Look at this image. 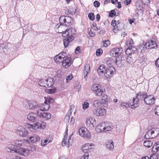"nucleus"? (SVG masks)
Returning a JSON list of instances; mask_svg holds the SVG:
<instances>
[{
    "label": "nucleus",
    "instance_id": "obj_1",
    "mask_svg": "<svg viewBox=\"0 0 159 159\" xmlns=\"http://www.w3.org/2000/svg\"><path fill=\"white\" fill-rule=\"evenodd\" d=\"M75 28L72 27L68 29L67 31H66L62 34L63 37L66 38L63 39V41L65 48L67 47L69 43L74 40V38L72 35L75 34Z\"/></svg>",
    "mask_w": 159,
    "mask_h": 159
},
{
    "label": "nucleus",
    "instance_id": "obj_2",
    "mask_svg": "<svg viewBox=\"0 0 159 159\" xmlns=\"http://www.w3.org/2000/svg\"><path fill=\"white\" fill-rule=\"evenodd\" d=\"M60 24H64L66 26H69L71 25L73 22V19L68 16H61L59 19Z\"/></svg>",
    "mask_w": 159,
    "mask_h": 159
},
{
    "label": "nucleus",
    "instance_id": "obj_3",
    "mask_svg": "<svg viewBox=\"0 0 159 159\" xmlns=\"http://www.w3.org/2000/svg\"><path fill=\"white\" fill-rule=\"evenodd\" d=\"M24 105L26 108L32 110L38 109V110L40 107L37 103L34 100L25 101L24 102Z\"/></svg>",
    "mask_w": 159,
    "mask_h": 159
},
{
    "label": "nucleus",
    "instance_id": "obj_4",
    "mask_svg": "<svg viewBox=\"0 0 159 159\" xmlns=\"http://www.w3.org/2000/svg\"><path fill=\"white\" fill-rule=\"evenodd\" d=\"M39 84L41 86L51 87L54 84V82L52 78H49L44 80H41L39 82Z\"/></svg>",
    "mask_w": 159,
    "mask_h": 159
},
{
    "label": "nucleus",
    "instance_id": "obj_5",
    "mask_svg": "<svg viewBox=\"0 0 159 159\" xmlns=\"http://www.w3.org/2000/svg\"><path fill=\"white\" fill-rule=\"evenodd\" d=\"M104 76L107 78H110L112 77L116 72V70L114 67L112 66H108L105 70Z\"/></svg>",
    "mask_w": 159,
    "mask_h": 159
},
{
    "label": "nucleus",
    "instance_id": "obj_6",
    "mask_svg": "<svg viewBox=\"0 0 159 159\" xmlns=\"http://www.w3.org/2000/svg\"><path fill=\"white\" fill-rule=\"evenodd\" d=\"M46 125V124L45 122L41 121H39L38 122L35 123L34 126L30 125V127H29V128L31 129H30L31 131H32L31 130V129H43L45 127Z\"/></svg>",
    "mask_w": 159,
    "mask_h": 159
},
{
    "label": "nucleus",
    "instance_id": "obj_7",
    "mask_svg": "<svg viewBox=\"0 0 159 159\" xmlns=\"http://www.w3.org/2000/svg\"><path fill=\"white\" fill-rule=\"evenodd\" d=\"M145 46L147 49H151L157 48L158 45L156 42L152 40H149L148 42L145 44Z\"/></svg>",
    "mask_w": 159,
    "mask_h": 159
},
{
    "label": "nucleus",
    "instance_id": "obj_8",
    "mask_svg": "<svg viewBox=\"0 0 159 159\" xmlns=\"http://www.w3.org/2000/svg\"><path fill=\"white\" fill-rule=\"evenodd\" d=\"M106 112V110L104 108H98L96 110L93 111L94 115L97 116H102L105 115Z\"/></svg>",
    "mask_w": 159,
    "mask_h": 159
},
{
    "label": "nucleus",
    "instance_id": "obj_9",
    "mask_svg": "<svg viewBox=\"0 0 159 159\" xmlns=\"http://www.w3.org/2000/svg\"><path fill=\"white\" fill-rule=\"evenodd\" d=\"M17 133L20 136L24 137L28 134V132L22 126H19L17 128Z\"/></svg>",
    "mask_w": 159,
    "mask_h": 159
},
{
    "label": "nucleus",
    "instance_id": "obj_10",
    "mask_svg": "<svg viewBox=\"0 0 159 159\" xmlns=\"http://www.w3.org/2000/svg\"><path fill=\"white\" fill-rule=\"evenodd\" d=\"M42 111L38 110L37 115L45 120L50 119L51 117V114L48 112H42Z\"/></svg>",
    "mask_w": 159,
    "mask_h": 159
},
{
    "label": "nucleus",
    "instance_id": "obj_11",
    "mask_svg": "<svg viewBox=\"0 0 159 159\" xmlns=\"http://www.w3.org/2000/svg\"><path fill=\"white\" fill-rule=\"evenodd\" d=\"M110 54L111 56L115 57L120 56L121 52L119 48H115L111 49L110 51Z\"/></svg>",
    "mask_w": 159,
    "mask_h": 159
},
{
    "label": "nucleus",
    "instance_id": "obj_12",
    "mask_svg": "<svg viewBox=\"0 0 159 159\" xmlns=\"http://www.w3.org/2000/svg\"><path fill=\"white\" fill-rule=\"evenodd\" d=\"M96 120L93 117H88L86 120V125L89 127L92 128L94 127V124H95Z\"/></svg>",
    "mask_w": 159,
    "mask_h": 159
},
{
    "label": "nucleus",
    "instance_id": "obj_13",
    "mask_svg": "<svg viewBox=\"0 0 159 159\" xmlns=\"http://www.w3.org/2000/svg\"><path fill=\"white\" fill-rule=\"evenodd\" d=\"M29 152L30 150L27 148L19 147L18 149H17V153L20 155L27 156L29 155Z\"/></svg>",
    "mask_w": 159,
    "mask_h": 159
},
{
    "label": "nucleus",
    "instance_id": "obj_14",
    "mask_svg": "<svg viewBox=\"0 0 159 159\" xmlns=\"http://www.w3.org/2000/svg\"><path fill=\"white\" fill-rule=\"evenodd\" d=\"M155 98L152 95L146 96L144 98V101L146 104L151 105L154 103Z\"/></svg>",
    "mask_w": 159,
    "mask_h": 159
},
{
    "label": "nucleus",
    "instance_id": "obj_15",
    "mask_svg": "<svg viewBox=\"0 0 159 159\" xmlns=\"http://www.w3.org/2000/svg\"><path fill=\"white\" fill-rule=\"evenodd\" d=\"M65 27V26L63 24H61L59 26H58V24L56 25L55 27V30L56 32L59 33H65L66 31H67L68 30L67 29L65 31H64L65 29H63Z\"/></svg>",
    "mask_w": 159,
    "mask_h": 159
},
{
    "label": "nucleus",
    "instance_id": "obj_16",
    "mask_svg": "<svg viewBox=\"0 0 159 159\" xmlns=\"http://www.w3.org/2000/svg\"><path fill=\"white\" fill-rule=\"evenodd\" d=\"M137 48L134 47L130 46L125 51L127 55H132L137 52Z\"/></svg>",
    "mask_w": 159,
    "mask_h": 159
},
{
    "label": "nucleus",
    "instance_id": "obj_17",
    "mask_svg": "<svg viewBox=\"0 0 159 159\" xmlns=\"http://www.w3.org/2000/svg\"><path fill=\"white\" fill-rule=\"evenodd\" d=\"M40 138L39 136L34 134H33L30 136H29L27 140L31 143H34L36 142L39 141Z\"/></svg>",
    "mask_w": 159,
    "mask_h": 159
},
{
    "label": "nucleus",
    "instance_id": "obj_18",
    "mask_svg": "<svg viewBox=\"0 0 159 159\" xmlns=\"http://www.w3.org/2000/svg\"><path fill=\"white\" fill-rule=\"evenodd\" d=\"M61 61L62 66L65 68H67L71 65V59L70 57L66 58Z\"/></svg>",
    "mask_w": 159,
    "mask_h": 159
},
{
    "label": "nucleus",
    "instance_id": "obj_19",
    "mask_svg": "<svg viewBox=\"0 0 159 159\" xmlns=\"http://www.w3.org/2000/svg\"><path fill=\"white\" fill-rule=\"evenodd\" d=\"M27 119L31 122H35L37 120V115L33 113H30L27 116Z\"/></svg>",
    "mask_w": 159,
    "mask_h": 159
},
{
    "label": "nucleus",
    "instance_id": "obj_20",
    "mask_svg": "<svg viewBox=\"0 0 159 159\" xmlns=\"http://www.w3.org/2000/svg\"><path fill=\"white\" fill-rule=\"evenodd\" d=\"M6 150L8 152H14L17 153V149L16 147L12 144L8 145L5 148Z\"/></svg>",
    "mask_w": 159,
    "mask_h": 159
},
{
    "label": "nucleus",
    "instance_id": "obj_21",
    "mask_svg": "<svg viewBox=\"0 0 159 159\" xmlns=\"http://www.w3.org/2000/svg\"><path fill=\"white\" fill-rule=\"evenodd\" d=\"M147 93L144 92L138 93L136 96V98L139 100H144V98L147 96Z\"/></svg>",
    "mask_w": 159,
    "mask_h": 159
},
{
    "label": "nucleus",
    "instance_id": "obj_22",
    "mask_svg": "<svg viewBox=\"0 0 159 159\" xmlns=\"http://www.w3.org/2000/svg\"><path fill=\"white\" fill-rule=\"evenodd\" d=\"M92 146V144L87 143L82 147V150L84 152H89L91 150H92L93 148L91 147Z\"/></svg>",
    "mask_w": 159,
    "mask_h": 159
},
{
    "label": "nucleus",
    "instance_id": "obj_23",
    "mask_svg": "<svg viewBox=\"0 0 159 159\" xmlns=\"http://www.w3.org/2000/svg\"><path fill=\"white\" fill-rule=\"evenodd\" d=\"M90 68V65L89 64H87L84 66V75L85 80H87V76L89 71Z\"/></svg>",
    "mask_w": 159,
    "mask_h": 159
},
{
    "label": "nucleus",
    "instance_id": "obj_24",
    "mask_svg": "<svg viewBox=\"0 0 159 159\" xmlns=\"http://www.w3.org/2000/svg\"><path fill=\"white\" fill-rule=\"evenodd\" d=\"M114 143L112 140H108L106 142V144L107 149L110 150H113L114 148Z\"/></svg>",
    "mask_w": 159,
    "mask_h": 159
},
{
    "label": "nucleus",
    "instance_id": "obj_25",
    "mask_svg": "<svg viewBox=\"0 0 159 159\" xmlns=\"http://www.w3.org/2000/svg\"><path fill=\"white\" fill-rule=\"evenodd\" d=\"M151 133L152 134L154 138L157 136L159 134V128H153L150 129Z\"/></svg>",
    "mask_w": 159,
    "mask_h": 159
},
{
    "label": "nucleus",
    "instance_id": "obj_26",
    "mask_svg": "<svg viewBox=\"0 0 159 159\" xmlns=\"http://www.w3.org/2000/svg\"><path fill=\"white\" fill-rule=\"evenodd\" d=\"M105 126V123H102L99 124L96 128V131L98 133L104 132V127Z\"/></svg>",
    "mask_w": 159,
    "mask_h": 159
},
{
    "label": "nucleus",
    "instance_id": "obj_27",
    "mask_svg": "<svg viewBox=\"0 0 159 159\" xmlns=\"http://www.w3.org/2000/svg\"><path fill=\"white\" fill-rule=\"evenodd\" d=\"M146 49L147 48L145 46V44H141L137 48V51L138 54H141L142 53L144 52Z\"/></svg>",
    "mask_w": 159,
    "mask_h": 159
},
{
    "label": "nucleus",
    "instance_id": "obj_28",
    "mask_svg": "<svg viewBox=\"0 0 159 159\" xmlns=\"http://www.w3.org/2000/svg\"><path fill=\"white\" fill-rule=\"evenodd\" d=\"M50 107L48 103H45L44 102V103L41 104V108H39V111H46L49 109Z\"/></svg>",
    "mask_w": 159,
    "mask_h": 159
},
{
    "label": "nucleus",
    "instance_id": "obj_29",
    "mask_svg": "<svg viewBox=\"0 0 159 159\" xmlns=\"http://www.w3.org/2000/svg\"><path fill=\"white\" fill-rule=\"evenodd\" d=\"M124 24L123 23L120 22L118 23L115 29H113V31L115 33L117 32L118 30H120L122 29L124 27Z\"/></svg>",
    "mask_w": 159,
    "mask_h": 159
},
{
    "label": "nucleus",
    "instance_id": "obj_30",
    "mask_svg": "<svg viewBox=\"0 0 159 159\" xmlns=\"http://www.w3.org/2000/svg\"><path fill=\"white\" fill-rule=\"evenodd\" d=\"M115 64V60L112 57L109 58L106 62V64L108 66H113Z\"/></svg>",
    "mask_w": 159,
    "mask_h": 159
},
{
    "label": "nucleus",
    "instance_id": "obj_31",
    "mask_svg": "<svg viewBox=\"0 0 159 159\" xmlns=\"http://www.w3.org/2000/svg\"><path fill=\"white\" fill-rule=\"evenodd\" d=\"M105 70V66L102 65L99 66L98 69L97 71L99 75H101L104 73Z\"/></svg>",
    "mask_w": 159,
    "mask_h": 159
},
{
    "label": "nucleus",
    "instance_id": "obj_32",
    "mask_svg": "<svg viewBox=\"0 0 159 159\" xmlns=\"http://www.w3.org/2000/svg\"><path fill=\"white\" fill-rule=\"evenodd\" d=\"M112 125L111 123H105V126L104 127V132H106L111 130L112 129Z\"/></svg>",
    "mask_w": 159,
    "mask_h": 159
},
{
    "label": "nucleus",
    "instance_id": "obj_33",
    "mask_svg": "<svg viewBox=\"0 0 159 159\" xmlns=\"http://www.w3.org/2000/svg\"><path fill=\"white\" fill-rule=\"evenodd\" d=\"M102 88L101 86L99 84H95L93 85L92 87L91 88L92 90L95 93L97 92V91Z\"/></svg>",
    "mask_w": 159,
    "mask_h": 159
},
{
    "label": "nucleus",
    "instance_id": "obj_34",
    "mask_svg": "<svg viewBox=\"0 0 159 159\" xmlns=\"http://www.w3.org/2000/svg\"><path fill=\"white\" fill-rule=\"evenodd\" d=\"M14 143L16 145L15 146L17 149H18L20 146H23L24 144L23 141L21 140H16L14 142Z\"/></svg>",
    "mask_w": 159,
    "mask_h": 159
},
{
    "label": "nucleus",
    "instance_id": "obj_35",
    "mask_svg": "<svg viewBox=\"0 0 159 159\" xmlns=\"http://www.w3.org/2000/svg\"><path fill=\"white\" fill-rule=\"evenodd\" d=\"M93 105L96 107L99 106H106L105 105H104L102 103V102L100 100H96L94 101Z\"/></svg>",
    "mask_w": 159,
    "mask_h": 159
},
{
    "label": "nucleus",
    "instance_id": "obj_36",
    "mask_svg": "<svg viewBox=\"0 0 159 159\" xmlns=\"http://www.w3.org/2000/svg\"><path fill=\"white\" fill-rule=\"evenodd\" d=\"M105 89L102 87L100 89L97 91V92L95 93V94L98 96H102L104 93Z\"/></svg>",
    "mask_w": 159,
    "mask_h": 159
},
{
    "label": "nucleus",
    "instance_id": "obj_37",
    "mask_svg": "<svg viewBox=\"0 0 159 159\" xmlns=\"http://www.w3.org/2000/svg\"><path fill=\"white\" fill-rule=\"evenodd\" d=\"M151 131L148 129L144 136V138L146 139H149L154 138L153 137L152 134L151 133Z\"/></svg>",
    "mask_w": 159,
    "mask_h": 159
},
{
    "label": "nucleus",
    "instance_id": "obj_38",
    "mask_svg": "<svg viewBox=\"0 0 159 159\" xmlns=\"http://www.w3.org/2000/svg\"><path fill=\"white\" fill-rule=\"evenodd\" d=\"M153 142L149 140H145L143 142L144 145L148 148H150Z\"/></svg>",
    "mask_w": 159,
    "mask_h": 159
},
{
    "label": "nucleus",
    "instance_id": "obj_39",
    "mask_svg": "<svg viewBox=\"0 0 159 159\" xmlns=\"http://www.w3.org/2000/svg\"><path fill=\"white\" fill-rule=\"evenodd\" d=\"M107 100L108 99L107 95L104 94L102 98V103L104 105H105L106 106L107 105Z\"/></svg>",
    "mask_w": 159,
    "mask_h": 159
},
{
    "label": "nucleus",
    "instance_id": "obj_40",
    "mask_svg": "<svg viewBox=\"0 0 159 159\" xmlns=\"http://www.w3.org/2000/svg\"><path fill=\"white\" fill-rule=\"evenodd\" d=\"M74 106L73 105H71L70 106V110H69L67 112V114H66L65 119H66L67 120H69L70 119V115L71 114V110L72 109V108H74Z\"/></svg>",
    "mask_w": 159,
    "mask_h": 159
},
{
    "label": "nucleus",
    "instance_id": "obj_41",
    "mask_svg": "<svg viewBox=\"0 0 159 159\" xmlns=\"http://www.w3.org/2000/svg\"><path fill=\"white\" fill-rule=\"evenodd\" d=\"M62 59V57L59 54L54 57L55 61L58 63H60L61 62V61H63Z\"/></svg>",
    "mask_w": 159,
    "mask_h": 159
},
{
    "label": "nucleus",
    "instance_id": "obj_42",
    "mask_svg": "<svg viewBox=\"0 0 159 159\" xmlns=\"http://www.w3.org/2000/svg\"><path fill=\"white\" fill-rule=\"evenodd\" d=\"M86 131L85 130V129L84 127L81 128L79 130V134L81 136H82L83 137H86L83 134Z\"/></svg>",
    "mask_w": 159,
    "mask_h": 159
},
{
    "label": "nucleus",
    "instance_id": "obj_43",
    "mask_svg": "<svg viewBox=\"0 0 159 159\" xmlns=\"http://www.w3.org/2000/svg\"><path fill=\"white\" fill-rule=\"evenodd\" d=\"M158 156L156 153H153L150 156V159H158Z\"/></svg>",
    "mask_w": 159,
    "mask_h": 159
},
{
    "label": "nucleus",
    "instance_id": "obj_44",
    "mask_svg": "<svg viewBox=\"0 0 159 159\" xmlns=\"http://www.w3.org/2000/svg\"><path fill=\"white\" fill-rule=\"evenodd\" d=\"M88 17L89 19L91 20H93L95 19V16L93 13H90L89 14Z\"/></svg>",
    "mask_w": 159,
    "mask_h": 159
},
{
    "label": "nucleus",
    "instance_id": "obj_45",
    "mask_svg": "<svg viewBox=\"0 0 159 159\" xmlns=\"http://www.w3.org/2000/svg\"><path fill=\"white\" fill-rule=\"evenodd\" d=\"M110 44V42L109 40H106L103 42V46L105 47H107Z\"/></svg>",
    "mask_w": 159,
    "mask_h": 159
},
{
    "label": "nucleus",
    "instance_id": "obj_46",
    "mask_svg": "<svg viewBox=\"0 0 159 159\" xmlns=\"http://www.w3.org/2000/svg\"><path fill=\"white\" fill-rule=\"evenodd\" d=\"M53 101L54 100L53 99L49 98L46 99L45 102V103H48L49 104H51L53 103Z\"/></svg>",
    "mask_w": 159,
    "mask_h": 159
},
{
    "label": "nucleus",
    "instance_id": "obj_47",
    "mask_svg": "<svg viewBox=\"0 0 159 159\" xmlns=\"http://www.w3.org/2000/svg\"><path fill=\"white\" fill-rule=\"evenodd\" d=\"M82 106L83 109L85 110L89 107V103L86 102H84V103L82 104Z\"/></svg>",
    "mask_w": 159,
    "mask_h": 159
},
{
    "label": "nucleus",
    "instance_id": "obj_48",
    "mask_svg": "<svg viewBox=\"0 0 159 159\" xmlns=\"http://www.w3.org/2000/svg\"><path fill=\"white\" fill-rule=\"evenodd\" d=\"M133 102H134V107H137L139 103V100L136 98H133Z\"/></svg>",
    "mask_w": 159,
    "mask_h": 159
},
{
    "label": "nucleus",
    "instance_id": "obj_49",
    "mask_svg": "<svg viewBox=\"0 0 159 159\" xmlns=\"http://www.w3.org/2000/svg\"><path fill=\"white\" fill-rule=\"evenodd\" d=\"M132 55H127L126 59L127 61L129 63H130L133 61L132 57Z\"/></svg>",
    "mask_w": 159,
    "mask_h": 159
},
{
    "label": "nucleus",
    "instance_id": "obj_50",
    "mask_svg": "<svg viewBox=\"0 0 159 159\" xmlns=\"http://www.w3.org/2000/svg\"><path fill=\"white\" fill-rule=\"evenodd\" d=\"M136 9L138 11L141 10L143 9V7L141 5L138 3H136L135 4Z\"/></svg>",
    "mask_w": 159,
    "mask_h": 159
},
{
    "label": "nucleus",
    "instance_id": "obj_51",
    "mask_svg": "<svg viewBox=\"0 0 159 159\" xmlns=\"http://www.w3.org/2000/svg\"><path fill=\"white\" fill-rule=\"evenodd\" d=\"M103 52V51L102 49H98L96 50V55L97 56H100Z\"/></svg>",
    "mask_w": 159,
    "mask_h": 159
},
{
    "label": "nucleus",
    "instance_id": "obj_52",
    "mask_svg": "<svg viewBox=\"0 0 159 159\" xmlns=\"http://www.w3.org/2000/svg\"><path fill=\"white\" fill-rule=\"evenodd\" d=\"M56 91V89H49L46 90V92L48 93L52 94L55 93Z\"/></svg>",
    "mask_w": 159,
    "mask_h": 159
},
{
    "label": "nucleus",
    "instance_id": "obj_53",
    "mask_svg": "<svg viewBox=\"0 0 159 159\" xmlns=\"http://www.w3.org/2000/svg\"><path fill=\"white\" fill-rule=\"evenodd\" d=\"M134 102H133V100H130V101L129 102V103H128L129 107L132 108H134Z\"/></svg>",
    "mask_w": 159,
    "mask_h": 159
},
{
    "label": "nucleus",
    "instance_id": "obj_54",
    "mask_svg": "<svg viewBox=\"0 0 159 159\" xmlns=\"http://www.w3.org/2000/svg\"><path fill=\"white\" fill-rule=\"evenodd\" d=\"M91 28L92 29L96 31L99 30L100 29V28L99 27L98 28L96 27V24H93L91 26Z\"/></svg>",
    "mask_w": 159,
    "mask_h": 159
},
{
    "label": "nucleus",
    "instance_id": "obj_55",
    "mask_svg": "<svg viewBox=\"0 0 159 159\" xmlns=\"http://www.w3.org/2000/svg\"><path fill=\"white\" fill-rule=\"evenodd\" d=\"M48 143L49 142H48V139H45L43 141L42 140L41 143V145L42 146H46Z\"/></svg>",
    "mask_w": 159,
    "mask_h": 159
},
{
    "label": "nucleus",
    "instance_id": "obj_56",
    "mask_svg": "<svg viewBox=\"0 0 159 159\" xmlns=\"http://www.w3.org/2000/svg\"><path fill=\"white\" fill-rule=\"evenodd\" d=\"M88 32L89 34L90 35L91 37H93L95 35V33L94 32L92 31L91 29H88Z\"/></svg>",
    "mask_w": 159,
    "mask_h": 159
},
{
    "label": "nucleus",
    "instance_id": "obj_57",
    "mask_svg": "<svg viewBox=\"0 0 159 159\" xmlns=\"http://www.w3.org/2000/svg\"><path fill=\"white\" fill-rule=\"evenodd\" d=\"M116 15V12L114 10H111L109 14V16L110 17H112L115 16Z\"/></svg>",
    "mask_w": 159,
    "mask_h": 159
},
{
    "label": "nucleus",
    "instance_id": "obj_58",
    "mask_svg": "<svg viewBox=\"0 0 159 159\" xmlns=\"http://www.w3.org/2000/svg\"><path fill=\"white\" fill-rule=\"evenodd\" d=\"M8 46L7 44L6 43H4L1 46V48H2V49L3 50V51L5 52L4 49H7V48H8Z\"/></svg>",
    "mask_w": 159,
    "mask_h": 159
},
{
    "label": "nucleus",
    "instance_id": "obj_59",
    "mask_svg": "<svg viewBox=\"0 0 159 159\" xmlns=\"http://www.w3.org/2000/svg\"><path fill=\"white\" fill-rule=\"evenodd\" d=\"M59 54L61 57H62V60L64 59L67 55L66 53L64 52H62L59 53Z\"/></svg>",
    "mask_w": 159,
    "mask_h": 159
},
{
    "label": "nucleus",
    "instance_id": "obj_60",
    "mask_svg": "<svg viewBox=\"0 0 159 159\" xmlns=\"http://www.w3.org/2000/svg\"><path fill=\"white\" fill-rule=\"evenodd\" d=\"M141 57H139V62L141 63L144 61L145 57L144 56H143V54H141Z\"/></svg>",
    "mask_w": 159,
    "mask_h": 159
},
{
    "label": "nucleus",
    "instance_id": "obj_61",
    "mask_svg": "<svg viewBox=\"0 0 159 159\" xmlns=\"http://www.w3.org/2000/svg\"><path fill=\"white\" fill-rule=\"evenodd\" d=\"M86 137H84L85 139H88L89 138L90 136V135L89 133L87 132V131L85 132L83 134Z\"/></svg>",
    "mask_w": 159,
    "mask_h": 159
},
{
    "label": "nucleus",
    "instance_id": "obj_62",
    "mask_svg": "<svg viewBox=\"0 0 159 159\" xmlns=\"http://www.w3.org/2000/svg\"><path fill=\"white\" fill-rule=\"evenodd\" d=\"M159 150V147L155 146H153L152 148V151H154V152H157Z\"/></svg>",
    "mask_w": 159,
    "mask_h": 159
},
{
    "label": "nucleus",
    "instance_id": "obj_63",
    "mask_svg": "<svg viewBox=\"0 0 159 159\" xmlns=\"http://www.w3.org/2000/svg\"><path fill=\"white\" fill-rule=\"evenodd\" d=\"M138 1H141L142 4H143L144 5H146L148 4V3H149V0H138Z\"/></svg>",
    "mask_w": 159,
    "mask_h": 159
},
{
    "label": "nucleus",
    "instance_id": "obj_64",
    "mask_svg": "<svg viewBox=\"0 0 159 159\" xmlns=\"http://www.w3.org/2000/svg\"><path fill=\"white\" fill-rule=\"evenodd\" d=\"M155 114L159 116V106L154 109Z\"/></svg>",
    "mask_w": 159,
    "mask_h": 159
}]
</instances>
